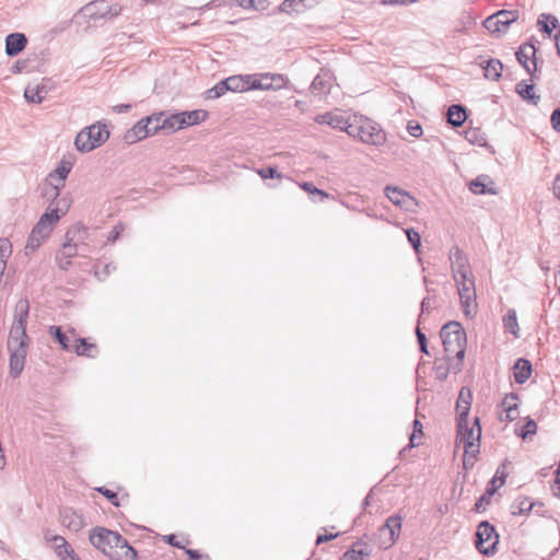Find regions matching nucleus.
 <instances>
[{
	"label": "nucleus",
	"instance_id": "nucleus-1",
	"mask_svg": "<svg viewBox=\"0 0 560 560\" xmlns=\"http://www.w3.org/2000/svg\"><path fill=\"white\" fill-rule=\"evenodd\" d=\"M15 320L11 326L8 349L10 352V374L13 377L19 376L25 364L27 355L28 337L26 335V319L28 315L27 301H20L16 304Z\"/></svg>",
	"mask_w": 560,
	"mask_h": 560
},
{
	"label": "nucleus",
	"instance_id": "nucleus-2",
	"mask_svg": "<svg viewBox=\"0 0 560 560\" xmlns=\"http://www.w3.org/2000/svg\"><path fill=\"white\" fill-rule=\"evenodd\" d=\"M91 545L110 560H138V553L118 532L95 527L90 530Z\"/></svg>",
	"mask_w": 560,
	"mask_h": 560
},
{
	"label": "nucleus",
	"instance_id": "nucleus-3",
	"mask_svg": "<svg viewBox=\"0 0 560 560\" xmlns=\"http://www.w3.org/2000/svg\"><path fill=\"white\" fill-rule=\"evenodd\" d=\"M451 260L463 310L467 316H470L476 310L475 280L471 269L466 257L458 249L452 254Z\"/></svg>",
	"mask_w": 560,
	"mask_h": 560
},
{
	"label": "nucleus",
	"instance_id": "nucleus-4",
	"mask_svg": "<svg viewBox=\"0 0 560 560\" xmlns=\"http://www.w3.org/2000/svg\"><path fill=\"white\" fill-rule=\"evenodd\" d=\"M481 427L479 418H474L469 422L457 423L456 446L463 447V465L471 468L480 452Z\"/></svg>",
	"mask_w": 560,
	"mask_h": 560
},
{
	"label": "nucleus",
	"instance_id": "nucleus-5",
	"mask_svg": "<svg viewBox=\"0 0 560 560\" xmlns=\"http://www.w3.org/2000/svg\"><path fill=\"white\" fill-rule=\"evenodd\" d=\"M69 206L70 202L67 199H61L56 202L55 208L51 206L48 208V211L40 217L32 230L25 246L26 252H35L49 237L59 219L68 211Z\"/></svg>",
	"mask_w": 560,
	"mask_h": 560
},
{
	"label": "nucleus",
	"instance_id": "nucleus-6",
	"mask_svg": "<svg viewBox=\"0 0 560 560\" xmlns=\"http://www.w3.org/2000/svg\"><path fill=\"white\" fill-rule=\"evenodd\" d=\"M346 132L368 144L377 145L385 141V133L380 125L360 114H353L351 116Z\"/></svg>",
	"mask_w": 560,
	"mask_h": 560
},
{
	"label": "nucleus",
	"instance_id": "nucleus-7",
	"mask_svg": "<svg viewBox=\"0 0 560 560\" xmlns=\"http://www.w3.org/2000/svg\"><path fill=\"white\" fill-rule=\"evenodd\" d=\"M49 331L56 336L62 349L67 351H72L78 355L89 358H93L97 353L96 343L86 338L79 337L74 329H69L66 332H62L60 327L52 326Z\"/></svg>",
	"mask_w": 560,
	"mask_h": 560
},
{
	"label": "nucleus",
	"instance_id": "nucleus-8",
	"mask_svg": "<svg viewBox=\"0 0 560 560\" xmlns=\"http://www.w3.org/2000/svg\"><path fill=\"white\" fill-rule=\"evenodd\" d=\"M441 338L446 353L462 360L466 348V332L458 322H448L441 329Z\"/></svg>",
	"mask_w": 560,
	"mask_h": 560
},
{
	"label": "nucleus",
	"instance_id": "nucleus-9",
	"mask_svg": "<svg viewBox=\"0 0 560 560\" xmlns=\"http://www.w3.org/2000/svg\"><path fill=\"white\" fill-rule=\"evenodd\" d=\"M161 131L160 126V116L156 113H153L147 117L138 120L131 128H129L125 135L124 140L129 143H136L138 141L144 140L149 137H152Z\"/></svg>",
	"mask_w": 560,
	"mask_h": 560
},
{
	"label": "nucleus",
	"instance_id": "nucleus-10",
	"mask_svg": "<svg viewBox=\"0 0 560 560\" xmlns=\"http://www.w3.org/2000/svg\"><path fill=\"white\" fill-rule=\"evenodd\" d=\"M108 137L109 131L105 125H92L77 135L75 147L82 152H90L103 144Z\"/></svg>",
	"mask_w": 560,
	"mask_h": 560
},
{
	"label": "nucleus",
	"instance_id": "nucleus-11",
	"mask_svg": "<svg viewBox=\"0 0 560 560\" xmlns=\"http://www.w3.org/2000/svg\"><path fill=\"white\" fill-rule=\"evenodd\" d=\"M476 537V547L483 555L492 553L499 542V536L495 533L494 527L488 522L479 524Z\"/></svg>",
	"mask_w": 560,
	"mask_h": 560
},
{
	"label": "nucleus",
	"instance_id": "nucleus-12",
	"mask_svg": "<svg viewBox=\"0 0 560 560\" xmlns=\"http://www.w3.org/2000/svg\"><path fill=\"white\" fill-rule=\"evenodd\" d=\"M381 537H383L386 532L388 533V537H385L381 541V546L385 549L392 547L401 532V517L398 515L389 516L385 524L380 528Z\"/></svg>",
	"mask_w": 560,
	"mask_h": 560
},
{
	"label": "nucleus",
	"instance_id": "nucleus-13",
	"mask_svg": "<svg viewBox=\"0 0 560 560\" xmlns=\"http://www.w3.org/2000/svg\"><path fill=\"white\" fill-rule=\"evenodd\" d=\"M351 120V116L341 109H334L315 117V121L319 125H327L336 129L345 130Z\"/></svg>",
	"mask_w": 560,
	"mask_h": 560
},
{
	"label": "nucleus",
	"instance_id": "nucleus-14",
	"mask_svg": "<svg viewBox=\"0 0 560 560\" xmlns=\"http://www.w3.org/2000/svg\"><path fill=\"white\" fill-rule=\"evenodd\" d=\"M520 398L516 394H506L500 404V421L512 422L520 417Z\"/></svg>",
	"mask_w": 560,
	"mask_h": 560
},
{
	"label": "nucleus",
	"instance_id": "nucleus-15",
	"mask_svg": "<svg viewBox=\"0 0 560 560\" xmlns=\"http://www.w3.org/2000/svg\"><path fill=\"white\" fill-rule=\"evenodd\" d=\"M46 540L60 560H80L74 549L62 536L54 535L46 537Z\"/></svg>",
	"mask_w": 560,
	"mask_h": 560
},
{
	"label": "nucleus",
	"instance_id": "nucleus-16",
	"mask_svg": "<svg viewBox=\"0 0 560 560\" xmlns=\"http://www.w3.org/2000/svg\"><path fill=\"white\" fill-rule=\"evenodd\" d=\"M516 16L515 12L503 10L486 19L483 24L490 32H501L511 22L515 21Z\"/></svg>",
	"mask_w": 560,
	"mask_h": 560
},
{
	"label": "nucleus",
	"instance_id": "nucleus-17",
	"mask_svg": "<svg viewBox=\"0 0 560 560\" xmlns=\"http://www.w3.org/2000/svg\"><path fill=\"white\" fill-rule=\"evenodd\" d=\"M516 58L529 74H534L537 71L536 48L534 45L523 44L516 51Z\"/></svg>",
	"mask_w": 560,
	"mask_h": 560
},
{
	"label": "nucleus",
	"instance_id": "nucleus-18",
	"mask_svg": "<svg viewBox=\"0 0 560 560\" xmlns=\"http://www.w3.org/2000/svg\"><path fill=\"white\" fill-rule=\"evenodd\" d=\"M72 168V162L67 159H62L58 164L54 173L47 178V184L54 187L55 194L58 195V190L63 187L65 180Z\"/></svg>",
	"mask_w": 560,
	"mask_h": 560
},
{
	"label": "nucleus",
	"instance_id": "nucleus-19",
	"mask_svg": "<svg viewBox=\"0 0 560 560\" xmlns=\"http://www.w3.org/2000/svg\"><path fill=\"white\" fill-rule=\"evenodd\" d=\"M179 127L182 129H186L192 126L200 125L206 121L209 117V114L205 109H194L187 112L177 113Z\"/></svg>",
	"mask_w": 560,
	"mask_h": 560
},
{
	"label": "nucleus",
	"instance_id": "nucleus-20",
	"mask_svg": "<svg viewBox=\"0 0 560 560\" xmlns=\"http://www.w3.org/2000/svg\"><path fill=\"white\" fill-rule=\"evenodd\" d=\"M385 195L395 206L401 209L408 210L416 205L415 199L408 192L396 187H386Z\"/></svg>",
	"mask_w": 560,
	"mask_h": 560
},
{
	"label": "nucleus",
	"instance_id": "nucleus-21",
	"mask_svg": "<svg viewBox=\"0 0 560 560\" xmlns=\"http://www.w3.org/2000/svg\"><path fill=\"white\" fill-rule=\"evenodd\" d=\"M472 395L470 389L463 387L456 402L457 423L469 422L468 413L471 407Z\"/></svg>",
	"mask_w": 560,
	"mask_h": 560
},
{
	"label": "nucleus",
	"instance_id": "nucleus-22",
	"mask_svg": "<svg viewBox=\"0 0 560 560\" xmlns=\"http://www.w3.org/2000/svg\"><path fill=\"white\" fill-rule=\"evenodd\" d=\"M61 523L71 532H80L84 526V518L72 509H66L61 514Z\"/></svg>",
	"mask_w": 560,
	"mask_h": 560
},
{
	"label": "nucleus",
	"instance_id": "nucleus-23",
	"mask_svg": "<svg viewBox=\"0 0 560 560\" xmlns=\"http://www.w3.org/2000/svg\"><path fill=\"white\" fill-rule=\"evenodd\" d=\"M228 89L234 93H244L252 90V74L232 75L226 78Z\"/></svg>",
	"mask_w": 560,
	"mask_h": 560
},
{
	"label": "nucleus",
	"instance_id": "nucleus-24",
	"mask_svg": "<svg viewBox=\"0 0 560 560\" xmlns=\"http://www.w3.org/2000/svg\"><path fill=\"white\" fill-rule=\"evenodd\" d=\"M335 81V77L332 73L328 70H322L320 73H318L313 83H312V90L317 93H326L329 92Z\"/></svg>",
	"mask_w": 560,
	"mask_h": 560
},
{
	"label": "nucleus",
	"instance_id": "nucleus-25",
	"mask_svg": "<svg viewBox=\"0 0 560 560\" xmlns=\"http://www.w3.org/2000/svg\"><path fill=\"white\" fill-rule=\"evenodd\" d=\"M26 45V37L20 33L10 34L5 39V51L9 56H16Z\"/></svg>",
	"mask_w": 560,
	"mask_h": 560
},
{
	"label": "nucleus",
	"instance_id": "nucleus-26",
	"mask_svg": "<svg viewBox=\"0 0 560 560\" xmlns=\"http://www.w3.org/2000/svg\"><path fill=\"white\" fill-rule=\"evenodd\" d=\"M78 254L77 245L72 243H65L57 254V261L62 269L69 268L72 258Z\"/></svg>",
	"mask_w": 560,
	"mask_h": 560
},
{
	"label": "nucleus",
	"instance_id": "nucleus-27",
	"mask_svg": "<svg viewBox=\"0 0 560 560\" xmlns=\"http://www.w3.org/2000/svg\"><path fill=\"white\" fill-rule=\"evenodd\" d=\"M532 375V364L528 360L518 359L513 366V377L516 383L524 384Z\"/></svg>",
	"mask_w": 560,
	"mask_h": 560
},
{
	"label": "nucleus",
	"instance_id": "nucleus-28",
	"mask_svg": "<svg viewBox=\"0 0 560 560\" xmlns=\"http://www.w3.org/2000/svg\"><path fill=\"white\" fill-rule=\"evenodd\" d=\"M276 80H281V77L268 73L252 74V90H270Z\"/></svg>",
	"mask_w": 560,
	"mask_h": 560
},
{
	"label": "nucleus",
	"instance_id": "nucleus-29",
	"mask_svg": "<svg viewBox=\"0 0 560 560\" xmlns=\"http://www.w3.org/2000/svg\"><path fill=\"white\" fill-rule=\"evenodd\" d=\"M158 115L160 116L161 131L176 132L180 130L177 113L165 115L164 112H158Z\"/></svg>",
	"mask_w": 560,
	"mask_h": 560
},
{
	"label": "nucleus",
	"instance_id": "nucleus-30",
	"mask_svg": "<svg viewBox=\"0 0 560 560\" xmlns=\"http://www.w3.org/2000/svg\"><path fill=\"white\" fill-rule=\"evenodd\" d=\"M47 94V90L43 84L27 85L24 91V96L28 102L40 103Z\"/></svg>",
	"mask_w": 560,
	"mask_h": 560
},
{
	"label": "nucleus",
	"instance_id": "nucleus-31",
	"mask_svg": "<svg viewBox=\"0 0 560 560\" xmlns=\"http://www.w3.org/2000/svg\"><path fill=\"white\" fill-rule=\"evenodd\" d=\"M466 118V110L459 105H452L447 110V121L454 127H460Z\"/></svg>",
	"mask_w": 560,
	"mask_h": 560
},
{
	"label": "nucleus",
	"instance_id": "nucleus-32",
	"mask_svg": "<svg viewBox=\"0 0 560 560\" xmlns=\"http://www.w3.org/2000/svg\"><path fill=\"white\" fill-rule=\"evenodd\" d=\"M516 434L524 441L532 439L537 432V423L529 417L524 419V424L517 427Z\"/></svg>",
	"mask_w": 560,
	"mask_h": 560
},
{
	"label": "nucleus",
	"instance_id": "nucleus-33",
	"mask_svg": "<svg viewBox=\"0 0 560 560\" xmlns=\"http://www.w3.org/2000/svg\"><path fill=\"white\" fill-rule=\"evenodd\" d=\"M503 326L505 331L512 334L515 338L520 336L517 316L514 310H509L508 313L504 315Z\"/></svg>",
	"mask_w": 560,
	"mask_h": 560
},
{
	"label": "nucleus",
	"instance_id": "nucleus-34",
	"mask_svg": "<svg viewBox=\"0 0 560 560\" xmlns=\"http://www.w3.org/2000/svg\"><path fill=\"white\" fill-rule=\"evenodd\" d=\"M485 77L489 80L497 81L501 77L503 66L500 60L491 59L483 67Z\"/></svg>",
	"mask_w": 560,
	"mask_h": 560
},
{
	"label": "nucleus",
	"instance_id": "nucleus-35",
	"mask_svg": "<svg viewBox=\"0 0 560 560\" xmlns=\"http://www.w3.org/2000/svg\"><path fill=\"white\" fill-rule=\"evenodd\" d=\"M516 92L523 100L530 101L534 104L539 100V96L535 94L533 84L520 82L516 85Z\"/></svg>",
	"mask_w": 560,
	"mask_h": 560
},
{
	"label": "nucleus",
	"instance_id": "nucleus-36",
	"mask_svg": "<svg viewBox=\"0 0 560 560\" xmlns=\"http://www.w3.org/2000/svg\"><path fill=\"white\" fill-rule=\"evenodd\" d=\"M540 31H544L548 35L552 33L558 26V20L550 14H541L537 22Z\"/></svg>",
	"mask_w": 560,
	"mask_h": 560
},
{
	"label": "nucleus",
	"instance_id": "nucleus-37",
	"mask_svg": "<svg viewBox=\"0 0 560 560\" xmlns=\"http://www.w3.org/2000/svg\"><path fill=\"white\" fill-rule=\"evenodd\" d=\"M368 552L360 544H355L350 550L343 553L340 560H365Z\"/></svg>",
	"mask_w": 560,
	"mask_h": 560
},
{
	"label": "nucleus",
	"instance_id": "nucleus-38",
	"mask_svg": "<svg viewBox=\"0 0 560 560\" xmlns=\"http://www.w3.org/2000/svg\"><path fill=\"white\" fill-rule=\"evenodd\" d=\"M230 89H228L226 79L218 82L213 88H211L207 92V97L210 100L219 98L220 96L224 95L226 92H229Z\"/></svg>",
	"mask_w": 560,
	"mask_h": 560
},
{
	"label": "nucleus",
	"instance_id": "nucleus-39",
	"mask_svg": "<svg viewBox=\"0 0 560 560\" xmlns=\"http://www.w3.org/2000/svg\"><path fill=\"white\" fill-rule=\"evenodd\" d=\"M300 188L303 189L305 192L310 194V195H318L322 199H328L329 198V194L322 190V189H318L317 187H315L312 183L310 182H303V183H300L299 184Z\"/></svg>",
	"mask_w": 560,
	"mask_h": 560
},
{
	"label": "nucleus",
	"instance_id": "nucleus-40",
	"mask_svg": "<svg viewBox=\"0 0 560 560\" xmlns=\"http://www.w3.org/2000/svg\"><path fill=\"white\" fill-rule=\"evenodd\" d=\"M12 253V245L8 238H0V262L7 265V259Z\"/></svg>",
	"mask_w": 560,
	"mask_h": 560
},
{
	"label": "nucleus",
	"instance_id": "nucleus-41",
	"mask_svg": "<svg viewBox=\"0 0 560 560\" xmlns=\"http://www.w3.org/2000/svg\"><path fill=\"white\" fill-rule=\"evenodd\" d=\"M413 425H415V430L410 436V444H409L410 447H415V446L419 445L421 442L422 434H423L422 433V424L420 423V421L415 420Z\"/></svg>",
	"mask_w": 560,
	"mask_h": 560
},
{
	"label": "nucleus",
	"instance_id": "nucleus-42",
	"mask_svg": "<svg viewBox=\"0 0 560 560\" xmlns=\"http://www.w3.org/2000/svg\"><path fill=\"white\" fill-rule=\"evenodd\" d=\"M512 470V464L509 460H504L497 469L495 476L501 477V480L505 483L506 478L511 474Z\"/></svg>",
	"mask_w": 560,
	"mask_h": 560
},
{
	"label": "nucleus",
	"instance_id": "nucleus-43",
	"mask_svg": "<svg viewBox=\"0 0 560 560\" xmlns=\"http://www.w3.org/2000/svg\"><path fill=\"white\" fill-rule=\"evenodd\" d=\"M503 486H504V482L501 480V477L494 475L493 478L490 480L488 488L486 490L488 497H492Z\"/></svg>",
	"mask_w": 560,
	"mask_h": 560
},
{
	"label": "nucleus",
	"instance_id": "nucleus-44",
	"mask_svg": "<svg viewBox=\"0 0 560 560\" xmlns=\"http://www.w3.org/2000/svg\"><path fill=\"white\" fill-rule=\"evenodd\" d=\"M257 174L262 179H268V178H273V177H277L279 179L282 178V175L279 174L275 167L259 168V170H257Z\"/></svg>",
	"mask_w": 560,
	"mask_h": 560
},
{
	"label": "nucleus",
	"instance_id": "nucleus-45",
	"mask_svg": "<svg viewBox=\"0 0 560 560\" xmlns=\"http://www.w3.org/2000/svg\"><path fill=\"white\" fill-rule=\"evenodd\" d=\"M406 235L408 237V241L411 243V245L413 246V248L416 250H418L419 246H420V243H421V237L419 235L418 232H416L415 230L412 229H408L406 230Z\"/></svg>",
	"mask_w": 560,
	"mask_h": 560
},
{
	"label": "nucleus",
	"instance_id": "nucleus-46",
	"mask_svg": "<svg viewBox=\"0 0 560 560\" xmlns=\"http://www.w3.org/2000/svg\"><path fill=\"white\" fill-rule=\"evenodd\" d=\"M407 130H408L409 135L415 138H420L422 136V127L417 121H413V120L409 121L407 125Z\"/></svg>",
	"mask_w": 560,
	"mask_h": 560
},
{
	"label": "nucleus",
	"instance_id": "nucleus-47",
	"mask_svg": "<svg viewBox=\"0 0 560 560\" xmlns=\"http://www.w3.org/2000/svg\"><path fill=\"white\" fill-rule=\"evenodd\" d=\"M104 497H106L115 506H119L120 503L118 501V495L116 492L106 489V488H98L97 489Z\"/></svg>",
	"mask_w": 560,
	"mask_h": 560
},
{
	"label": "nucleus",
	"instance_id": "nucleus-48",
	"mask_svg": "<svg viewBox=\"0 0 560 560\" xmlns=\"http://www.w3.org/2000/svg\"><path fill=\"white\" fill-rule=\"evenodd\" d=\"M550 124L555 131L560 132V104L559 107H557L551 116H550Z\"/></svg>",
	"mask_w": 560,
	"mask_h": 560
},
{
	"label": "nucleus",
	"instance_id": "nucleus-49",
	"mask_svg": "<svg viewBox=\"0 0 560 560\" xmlns=\"http://www.w3.org/2000/svg\"><path fill=\"white\" fill-rule=\"evenodd\" d=\"M470 190L474 194H485L487 191L485 183L481 182L479 178L470 183Z\"/></svg>",
	"mask_w": 560,
	"mask_h": 560
},
{
	"label": "nucleus",
	"instance_id": "nucleus-50",
	"mask_svg": "<svg viewBox=\"0 0 560 560\" xmlns=\"http://www.w3.org/2000/svg\"><path fill=\"white\" fill-rule=\"evenodd\" d=\"M241 3L245 8L262 9L265 0H242Z\"/></svg>",
	"mask_w": 560,
	"mask_h": 560
},
{
	"label": "nucleus",
	"instance_id": "nucleus-51",
	"mask_svg": "<svg viewBox=\"0 0 560 560\" xmlns=\"http://www.w3.org/2000/svg\"><path fill=\"white\" fill-rule=\"evenodd\" d=\"M417 0H383L384 5H409L415 3Z\"/></svg>",
	"mask_w": 560,
	"mask_h": 560
},
{
	"label": "nucleus",
	"instance_id": "nucleus-52",
	"mask_svg": "<svg viewBox=\"0 0 560 560\" xmlns=\"http://www.w3.org/2000/svg\"><path fill=\"white\" fill-rule=\"evenodd\" d=\"M338 536V533H329V534H320L317 536L316 544L320 545L323 542H327Z\"/></svg>",
	"mask_w": 560,
	"mask_h": 560
},
{
	"label": "nucleus",
	"instance_id": "nucleus-53",
	"mask_svg": "<svg viewBox=\"0 0 560 560\" xmlns=\"http://www.w3.org/2000/svg\"><path fill=\"white\" fill-rule=\"evenodd\" d=\"M490 498L491 497H488L487 492L483 495H481L480 499L475 504L476 511L479 512L483 505L489 504Z\"/></svg>",
	"mask_w": 560,
	"mask_h": 560
},
{
	"label": "nucleus",
	"instance_id": "nucleus-54",
	"mask_svg": "<svg viewBox=\"0 0 560 560\" xmlns=\"http://www.w3.org/2000/svg\"><path fill=\"white\" fill-rule=\"evenodd\" d=\"M417 337H418V341L421 347V351L427 353L428 352L427 351V339H425L424 334L420 329H417Z\"/></svg>",
	"mask_w": 560,
	"mask_h": 560
},
{
	"label": "nucleus",
	"instance_id": "nucleus-55",
	"mask_svg": "<svg viewBox=\"0 0 560 560\" xmlns=\"http://www.w3.org/2000/svg\"><path fill=\"white\" fill-rule=\"evenodd\" d=\"M532 508H533V503L530 501H528L527 499H524L520 502L518 512L520 513L527 512V511H530Z\"/></svg>",
	"mask_w": 560,
	"mask_h": 560
},
{
	"label": "nucleus",
	"instance_id": "nucleus-56",
	"mask_svg": "<svg viewBox=\"0 0 560 560\" xmlns=\"http://www.w3.org/2000/svg\"><path fill=\"white\" fill-rule=\"evenodd\" d=\"M296 3V0H285L281 4V10L284 12H290L293 9V5Z\"/></svg>",
	"mask_w": 560,
	"mask_h": 560
},
{
	"label": "nucleus",
	"instance_id": "nucleus-57",
	"mask_svg": "<svg viewBox=\"0 0 560 560\" xmlns=\"http://www.w3.org/2000/svg\"><path fill=\"white\" fill-rule=\"evenodd\" d=\"M130 109H131V105L130 104H119V105H115L113 107V110L118 113V114L126 113V112H128Z\"/></svg>",
	"mask_w": 560,
	"mask_h": 560
},
{
	"label": "nucleus",
	"instance_id": "nucleus-58",
	"mask_svg": "<svg viewBox=\"0 0 560 560\" xmlns=\"http://www.w3.org/2000/svg\"><path fill=\"white\" fill-rule=\"evenodd\" d=\"M553 191L560 198V173L556 176L553 182Z\"/></svg>",
	"mask_w": 560,
	"mask_h": 560
},
{
	"label": "nucleus",
	"instance_id": "nucleus-59",
	"mask_svg": "<svg viewBox=\"0 0 560 560\" xmlns=\"http://www.w3.org/2000/svg\"><path fill=\"white\" fill-rule=\"evenodd\" d=\"M167 541H168V544H171L172 546H175V547H178V548H182V547H183V546H182V544L179 542V540H178L177 536H175V535H171V536H168Z\"/></svg>",
	"mask_w": 560,
	"mask_h": 560
},
{
	"label": "nucleus",
	"instance_id": "nucleus-60",
	"mask_svg": "<svg viewBox=\"0 0 560 560\" xmlns=\"http://www.w3.org/2000/svg\"><path fill=\"white\" fill-rule=\"evenodd\" d=\"M186 552H187V555H188V557H189V560H199V559L201 558V556L199 555V552H198V551H196V550H191V549H189V550H187Z\"/></svg>",
	"mask_w": 560,
	"mask_h": 560
},
{
	"label": "nucleus",
	"instance_id": "nucleus-61",
	"mask_svg": "<svg viewBox=\"0 0 560 560\" xmlns=\"http://www.w3.org/2000/svg\"><path fill=\"white\" fill-rule=\"evenodd\" d=\"M557 51L560 55V37L556 39Z\"/></svg>",
	"mask_w": 560,
	"mask_h": 560
}]
</instances>
